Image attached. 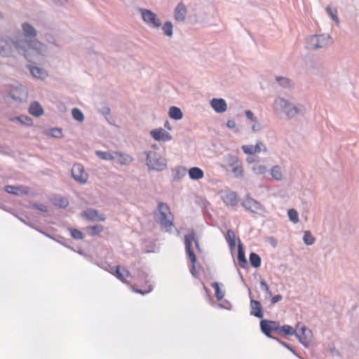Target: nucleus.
<instances>
[{
  "mask_svg": "<svg viewBox=\"0 0 359 359\" xmlns=\"http://www.w3.org/2000/svg\"><path fill=\"white\" fill-rule=\"evenodd\" d=\"M71 236L75 238V239H83V233L76 229H69Z\"/></svg>",
  "mask_w": 359,
  "mask_h": 359,
  "instance_id": "ea45409f",
  "label": "nucleus"
},
{
  "mask_svg": "<svg viewBox=\"0 0 359 359\" xmlns=\"http://www.w3.org/2000/svg\"><path fill=\"white\" fill-rule=\"evenodd\" d=\"M251 315L257 318L263 317L262 307L259 301L251 299L250 301Z\"/></svg>",
  "mask_w": 359,
  "mask_h": 359,
  "instance_id": "a211bd4d",
  "label": "nucleus"
},
{
  "mask_svg": "<svg viewBox=\"0 0 359 359\" xmlns=\"http://www.w3.org/2000/svg\"><path fill=\"white\" fill-rule=\"evenodd\" d=\"M242 150L246 154L253 155L262 151L266 152L267 149L262 142H258L255 145H243Z\"/></svg>",
  "mask_w": 359,
  "mask_h": 359,
  "instance_id": "9b49d317",
  "label": "nucleus"
},
{
  "mask_svg": "<svg viewBox=\"0 0 359 359\" xmlns=\"http://www.w3.org/2000/svg\"><path fill=\"white\" fill-rule=\"evenodd\" d=\"M326 11L334 22L337 24L339 23V19L337 16V11L336 9H332L331 7L328 6L326 8Z\"/></svg>",
  "mask_w": 359,
  "mask_h": 359,
  "instance_id": "f704fd0d",
  "label": "nucleus"
},
{
  "mask_svg": "<svg viewBox=\"0 0 359 359\" xmlns=\"http://www.w3.org/2000/svg\"><path fill=\"white\" fill-rule=\"evenodd\" d=\"M169 116L175 120H180L182 118V113L180 108L171 107L169 109Z\"/></svg>",
  "mask_w": 359,
  "mask_h": 359,
  "instance_id": "a878e982",
  "label": "nucleus"
},
{
  "mask_svg": "<svg viewBox=\"0 0 359 359\" xmlns=\"http://www.w3.org/2000/svg\"><path fill=\"white\" fill-rule=\"evenodd\" d=\"M277 81L281 83V85L288 84L289 81L287 79L277 77Z\"/></svg>",
  "mask_w": 359,
  "mask_h": 359,
  "instance_id": "3c124183",
  "label": "nucleus"
},
{
  "mask_svg": "<svg viewBox=\"0 0 359 359\" xmlns=\"http://www.w3.org/2000/svg\"><path fill=\"white\" fill-rule=\"evenodd\" d=\"M151 290V288H149L148 290H147V291L145 292V293L149 292H150ZM134 291H135V292H137V293H140V294H144V292H142L141 290H135Z\"/></svg>",
  "mask_w": 359,
  "mask_h": 359,
  "instance_id": "5fc2aeb1",
  "label": "nucleus"
},
{
  "mask_svg": "<svg viewBox=\"0 0 359 359\" xmlns=\"http://www.w3.org/2000/svg\"><path fill=\"white\" fill-rule=\"evenodd\" d=\"M226 202H229L231 205H236L237 204L238 200L236 194L234 193L229 194L226 196Z\"/></svg>",
  "mask_w": 359,
  "mask_h": 359,
  "instance_id": "a19ab883",
  "label": "nucleus"
},
{
  "mask_svg": "<svg viewBox=\"0 0 359 359\" xmlns=\"http://www.w3.org/2000/svg\"><path fill=\"white\" fill-rule=\"evenodd\" d=\"M147 164L149 168L163 170L166 168V163L157 152L149 151L147 154Z\"/></svg>",
  "mask_w": 359,
  "mask_h": 359,
  "instance_id": "20e7f679",
  "label": "nucleus"
},
{
  "mask_svg": "<svg viewBox=\"0 0 359 359\" xmlns=\"http://www.w3.org/2000/svg\"><path fill=\"white\" fill-rule=\"evenodd\" d=\"M193 243L198 252H201V249L199 245L198 238L196 233L192 231L188 234L184 236V245L187 256L192 264V267L194 269L196 263V257L194 251Z\"/></svg>",
  "mask_w": 359,
  "mask_h": 359,
  "instance_id": "f03ea898",
  "label": "nucleus"
},
{
  "mask_svg": "<svg viewBox=\"0 0 359 359\" xmlns=\"http://www.w3.org/2000/svg\"><path fill=\"white\" fill-rule=\"evenodd\" d=\"M182 171L183 172H185L186 171V169L185 168H182Z\"/></svg>",
  "mask_w": 359,
  "mask_h": 359,
  "instance_id": "bf43d9fd",
  "label": "nucleus"
},
{
  "mask_svg": "<svg viewBox=\"0 0 359 359\" xmlns=\"http://www.w3.org/2000/svg\"><path fill=\"white\" fill-rule=\"evenodd\" d=\"M243 206L251 212H255L260 208V205L255 200L248 198H246L243 203Z\"/></svg>",
  "mask_w": 359,
  "mask_h": 359,
  "instance_id": "6ab92c4d",
  "label": "nucleus"
},
{
  "mask_svg": "<svg viewBox=\"0 0 359 359\" xmlns=\"http://www.w3.org/2000/svg\"><path fill=\"white\" fill-rule=\"evenodd\" d=\"M55 204L61 208H65L68 205V200L65 198H60L55 200Z\"/></svg>",
  "mask_w": 359,
  "mask_h": 359,
  "instance_id": "79ce46f5",
  "label": "nucleus"
},
{
  "mask_svg": "<svg viewBox=\"0 0 359 359\" xmlns=\"http://www.w3.org/2000/svg\"><path fill=\"white\" fill-rule=\"evenodd\" d=\"M12 120H14V118H13ZM15 120H18V121H20L22 123H27V124H29L32 122V120L27 116L16 117V118H15Z\"/></svg>",
  "mask_w": 359,
  "mask_h": 359,
  "instance_id": "49530a36",
  "label": "nucleus"
},
{
  "mask_svg": "<svg viewBox=\"0 0 359 359\" xmlns=\"http://www.w3.org/2000/svg\"><path fill=\"white\" fill-rule=\"evenodd\" d=\"M163 30L165 34L171 36L172 34V25L170 22H166L163 26Z\"/></svg>",
  "mask_w": 359,
  "mask_h": 359,
  "instance_id": "e433bc0d",
  "label": "nucleus"
},
{
  "mask_svg": "<svg viewBox=\"0 0 359 359\" xmlns=\"http://www.w3.org/2000/svg\"><path fill=\"white\" fill-rule=\"evenodd\" d=\"M34 207L43 212L47 211V208L44 205H35Z\"/></svg>",
  "mask_w": 359,
  "mask_h": 359,
  "instance_id": "603ef678",
  "label": "nucleus"
},
{
  "mask_svg": "<svg viewBox=\"0 0 359 359\" xmlns=\"http://www.w3.org/2000/svg\"><path fill=\"white\" fill-rule=\"evenodd\" d=\"M10 96L15 101L22 102L23 100H26L27 93L22 87H16L11 91Z\"/></svg>",
  "mask_w": 359,
  "mask_h": 359,
  "instance_id": "f3484780",
  "label": "nucleus"
},
{
  "mask_svg": "<svg viewBox=\"0 0 359 359\" xmlns=\"http://www.w3.org/2000/svg\"><path fill=\"white\" fill-rule=\"evenodd\" d=\"M304 243L307 245H311L314 243L315 238L309 231H305L304 235Z\"/></svg>",
  "mask_w": 359,
  "mask_h": 359,
  "instance_id": "4c0bfd02",
  "label": "nucleus"
},
{
  "mask_svg": "<svg viewBox=\"0 0 359 359\" xmlns=\"http://www.w3.org/2000/svg\"><path fill=\"white\" fill-rule=\"evenodd\" d=\"M332 43V39L329 35H313L311 36L308 41L309 48L316 50L318 48H325Z\"/></svg>",
  "mask_w": 359,
  "mask_h": 359,
  "instance_id": "39448f33",
  "label": "nucleus"
},
{
  "mask_svg": "<svg viewBox=\"0 0 359 359\" xmlns=\"http://www.w3.org/2000/svg\"><path fill=\"white\" fill-rule=\"evenodd\" d=\"M164 126L168 128V130H171V126L168 121H166L164 124Z\"/></svg>",
  "mask_w": 359,
  "mask_h": 359,
  "instance_id": "6e6d98bb",
  "label": "nucleus"
},
{
  "mask_svg": "<svg viewBox=\"0 0 359 359\" xmlns=\"http://www.w3.org/2000/svg\"><path fill=\"white\" fill-rule=\"evenodd\" d=\"M260 285H261V288H262V290H264L266 292H267V294H268L269 296H271V295H272V292H271V291L270 290L269 285H267V283H266L264 280H262V281L260 282Z\"/></svg>",
  "mask_w": 359,
  "mask_h": 359,
  "instance_id": "a18cd8bd",
  "label": "nucleus"
},
{
  "mask_svg": "<svg viewBox=\"0 0 359 359\" xmlns=\"http://www.w3.org/2000/svg\"><path fill=\"white\" fill-rule=\"evenodd\" d=\"M212 287L215 289L217 299L222 300L224 296V292L220 289L219 283L215 282L212 284Z\"/></svg>",
  "mask_w": 359,
  "mask_h": 359,
  "instance_id": "c756f323",
  "label": "nucleus"
},
{
  "mask_svg": "<svg viewBox=\"0 0 359 359\" xmlns=\"http://www.w3.org/2000/svg\"><path fill=\"white\" fill-rule=\"evenodd\" d=\"M271 176L275 180H280L282 179V177H283L282 171H281L280 168L279 166H278V165L273 166L271 168Z\"/></svg>",
  "mask_w": 359,
  "mask_h": 359,
  "instance_id": "7c9ffc66",
  "label": "nucleus"
},
{
  "mask_svg": "<svg viewBox=\"0 0 359 359\" xmlns=\"http://www.w3.org/2000/svg\"><path fill=\"white\" fill-rule=\"evenodd\" d=\"M116 151L104 152L102 151H97L96 155L102 160H115Z\"/></svg>",
  "mask_w": 359,
  "mask_h": 359,
  "instance_id": "393cba45",
  "label": "nucleus"
},
{
  "mask_svg": "<svg viewBox=\"0 0 359 359\" xmlns=\"http://www.w3.org/2000/svg\"><path fill=\"white\" fill-rule=\"evenodd\" d=\"M280 332H283L286 335H292L293 334H296V330H294V328L290 325H283L279 329Z\"/></svg>",
  "mask_w": 359,
  "mask_h": 359,
  "instance_id": "72a5a7b5",
  "label": "nucleus"
},
{
  "mask_svg": "<svg viewBox=\"0 0 359 359\" xmlns=\"http://www.w3.org/2000/svg\"><path fill=\"white\" fill-rule=\"evenodd\" d=\"M238 262L241 264V263H246V259H245V253L243 251V250L241 249V248L240 247L238 248Z\"/></svg>",
  "mask_w": 359,
  "mask_h": 359,
  "instance_id": "37998d69",
  "label": "nucleus"
},
{
  "mask_svg": "<svg viewBox=\"0 0 359 359\" xmlns=\"http://www.w3.org/2000/svg\"><path fill=\"white\" fill-rule=\"evenodd\" d=\"M253 171L257 175H263L266 172L267 168L262 165H257L254 166Z\"/></svg>",
  "mask_w": 359,
  "mask_h": 359,
  "instance_id": "58836bf2",
  "label": "nucleus"
},
{
  "mask_svg": "<svg viewBox=\"0 0 359 359\" xmlns=\"http://www.w3.org/2000/svg\"><path fill=\"white\" fill-rule=\"evenodd\" d=\"M246 117L252 121L255 120L254 114L250 110H248L245 111Z\"/></svg>",
  "mask_w": 359,
  "mask_h": 359,
  "instance_id": "8fccbe9b",
  "label": "nucleus"
},
{
  "mask_svg": "<svg viewBox=\"0 0 359 359\" xmlns=\"http://www.w3.org/2000/svg\"><path fill=\"white\" fill-rule=\"evenodd\" d=\"M187 13L186 6L180 3L176 7L175 11V18L177 21H183L185 18V15Z\"/></svg>",
  "mask_w": 359,
  "mask_h": 359,
  "instance_id": "aec40b11",
  "label": "nucleus"
},
{
  "mask_svg": "<svg viewBox=\"0 0 359 359\" xmlns=\"http://www.w3.org/2000/svg\"><path fill=\"white\" fill-rule=\"evenodd\" d=\"M252 130H253L254 131L257 130L255 126H252Z\"/></svg>",
  "mask_w": 359,
  "mask_h": 359,
  "instance_id": "13d9d810",
  "label": "nucleus"
},
{
  "mask_svg": "<svg viewBox=\"0 0 359 359\" xmlns=\"http://www.w3.org/2000/svg\"><path fill=\"white\" fill-rule=\"evenodd\" d=\"M86 229L91 236H96V235H98L100 233H101L104 230V226L100 224L95 225V226H88L86 228Z\"/></svg>",
  "mask_w": 359,
  "mask_h": 359,
  "instance_id": "cd10ccee",
  "label": "nucleus"
},
{
  "mask_svg": "<svg viewBox=\"0 0 359 359\" xmlns=\"http://www.w3.org/2000/svg\"><path fill=\"white\" fill-rule=\"evenodd\" d=\"M72 114L73 118L79 122H82L84 120L83 113L78 108H74L72 111Z\"/></svg>",
  "mask_w": 359,
  "mask_h": 359,
  "instance_id": "2f4dec72",
  "label": "nucleus"
},
{
  "mask_svg": "<svg viewBox=\"0 0 359 359\" xmlns=\"http://www.w3.org/2000/svg\"><path fill=\"white\" fill-rule=\"evenodd\" d=\"M210 105L217 113H223L226 111L227 104L224 99L213 98L210 101Z\"/></svg>",
  "mask_w": 359,
  "mask_h": 359,
  "instance_id": "2eb2a0df",
  "label": "nucleus"
},
{
  "mask_svg": "<svg viewBox=\"0 0 359 359\" xmlns=\"http://www.w3.org/2000/svg\"><path fill=\"white\" fill-rule=\"evenodd\" d=\"M30 72L32 75L36 78L43 79L47 76V73L43 69L37 67H31Z\"/></svg>",
  "mask_w": 359,
  "mask_h": 359,
  "instance_id": "b1692460",
  "label": "nucleus"
},
{
  "mask_svg": "<svg viewBox=\"0 0 359 359\" xmlns=\"http://www.w3.org/2000/svg\"><path fill=\"white\" fill-rule=\"evenodd\" d=\"M233 172L236 177H241L243 175V170L241 165H237L233 168Z\"/></svg>",
  "mask_w": 359,
  "mask_h": 359,
  "instance_id": "c03bdc74",
  "label": "nucleus"
},
{
  "mask_svg": "<svg viewBox=\"0 0 359 359\" xmlns=\"http://www.w3.org/2000/svg\"><path fill=\"white\" fill-rule=\"evenodd\" d=\"M226 240L231 246H235L236 245V235L233 231L229 229L226 232Z\"/></svg>",
  "mask_w": 359,
  "mask_h": 359,
  "instance_id": "473e14b6",
  "label": "nucleus"
},
{
  "mask_svg": "<svg viewBox=\"0 0 359 359\" xmlns=\"http://www.w3.org/2000/svg\"><path fill=\"white\" fill-rule=\"evenodd\" d=\"M22 29L26 36H33L36 35L35 29L28 23H24L22 25Z\"/></svg>",
  "mask_w": 359,
  "mask_h": 359,
  "instance_id": "bb28decb",
  "label": "nucleus"
},
{
  "mask_svg": "<svg viewBox=\"0 0 359 359\" xmlns=\"http://www.w3.org/2000/svg\"><path fill=\"white\" fill-rule=\"evenodd\" d=\"M247 161L248 163H253L255 161V159H254L253 157H248V158H247Z\"/></svg>",
  "mask_w": 359,
  "mask_h": 359,
  "instance_id": "4d7b16f0",
  "label": "nucleus"
},
{
  "mask_svg": "<svg viewBox=\"0 0 359 359\" xmlns=\"http://www.w3.org/2000/svg\"><path fill=\"white\" fill-rule=\"evenodd\" d=\"M4 189L7 193L15 196L27 195L29 193V188L23 185H7L5 187Z\"/></svg>",
  "mask_w": 359,
  "mask_h": 359,
  "instance_id": "f8f14e48",
  "label": "nucleus"
},
{
  "mask_svg": "<svg viewBox=\"0 0 359 359\" xmlns=\"http://www.w3.org/2000/svg\"><path fill=\"white\" fill-rule=\"evenodd\" d=\"M273 107L276 111H285L289 118H292L298 114V109L295 107H292L291 104L283 98L276 100Z\"/></svg>",
  "mask_w": 359,
  "mask_h": 359,
  "instance_id": "423d86ee",
  "label": "nucleus"
},
{
  "mask_svg": "<svg viewBox=\"0 0 359 359\" xmlns=\"http://www.w3.org/2000/svg\"><path fill=\"white\" fill-rule=\"evenodd\" d=\"M143 20L154 27H158L161 25V21L157 18L155 13L149 10H140Z\"/></svg>",
  "mask_w": 359,
  "mask_h": 359,
  "instance_id": "9d476101",
  "label": "nucleus"
},
{
  "mask_svg": "<svg viewBox=\"0 0 359 359\" xmlns=\"http://www.w3.org/2000/svg\"><path fill=\"white\" fill-rule=\"evenodd\" d=\"M250 262L252 266L257 268L261 265V258L257 254L252 252L250 255Z\"/></svg>",
  "mask_w": 359,
  "mask_h": 359,
  "instance_id": "c85d7f7f",
  "label": "nucleus"
},
{
  "mask_svg": "<svg viewBox=\"0 0 359 359\" xmlns=\"http://www.w3.org/2000/svg\"><path fill=\"white\" fill-rule=\"evenodd\" d=\"M287 214L290 219L292 222L294 223H297L299 222L298 212L294 209H290Z\"/></svg>",
  "mask_w": 359,
  "mask_h": 359,
  "instance_id": "c9c22d12",
  "label": "nucleus"
},
{
  "mask_svg": "<svg viewBox=\"0 0 359 359\" xmlns=\"http://www.w3.org/2000/svg\"><path fill=\"white\" fill-rule=\"evenodd\" d=\"M158 208L160 215L158 219L159 224L163 228L166 229L168 231L170 230L174 226V215L171 212L169 206L164 203L160 202Z\"/></svg>",
  "mask_w": 359,
  "mask_h": 359,
  "instance_id": "7ed1b4c3",
  "label": "nucleus"
},
{
  "mask_svg": "<svg viewBox=\"0 0 359 359\" xmlns=\"http://www.w3.org/2000/svg\"><path fill=\"white\" fill-rule=\"evenodd\" d=\"M29 112L32 115L38 117L43 114V109L39 102H34L29 108Z\"/></svg>",
  "mask_w": 359,
  "mask_h": 359,
  "instance_id": "4be33fe9",
  "label": "nucleus"
},
{
  "mask_svg": "<svg viewBox=\"0 0 359 359\" xmlns=\"http://www.w3.org/2000/svg\"><path fill=\"white\" fill-rule=\"evenodd\" d=\"M19 37H22L20 34L16 37L15 41H9L7 39L0 37V55L3 57H10L13 55V50L15 49L20 55L25 58L31 60V55L28 52L32 50L38 53L41 49L42 44L39 41H24L20 40Z\"/></svg>",
  "mask_w": 359,
  "mask_h": 359,
  "instance_id": "f257e3e1",
  "label": "nucleus"
},
{
  "mask_svg": "<svg viewBox=\"0 0 359 359\" xmlns=\"http://www.w3.org/2000/svg\"><path fill=\"white\" fill-rule=\"evenodd\" d=\"M151 137L156 141H169L172 139L171 135L163 128H158L150 132Z\"/></svg>",
  "mask_w": 359,
  "mask_h": 359,
  "instance_id": "ddd939ff",
  "label": "nucleus"
},
{
  "mask_svg": "<svg viewBox=\"0 0 359 359\" xmlns=\"http://www.w3.org/2000/svg\"><path fill=\"white\" fill-rule=\"evenodd\" d=\"M281 299H282V296L280 294H277V295H276V296L272 297L271 303L272 304L277 303L279 301H280Z\"/></svg>",
  "mask_w": 359,
  "mask_h": 359,
  "instance_id": "de8ad7c7",
  "label": "nucleus"
},
{
  "mask_svg": "<svg viewBox=\"0 0 359 359\" xmlns=\"http://www.w3.org/2000/svg\"><path fill=\"white\" fill-rule=\"evenodd\" d=\"M188 172L190 179L194 180H198L204 177L203 171L198 167L191 168Z\"/></svg>",
  "mask_w": 359,
  "mask_h": 359,
  "instance_id": "412c9836",
  "label": "nucleus"
},
{
  "mask_svg": "<svg viewBox=\"0 0 359 359\" xmlns=\"http://www.w3.org/2000/svg\"><path fill=\"white\" fill-rule=\"evenodd\" d=\"M83 217L91 221H104L106 217L93 209H88L83 213Z\"/></svg>",
  "mask_w": 359,
  "mask_h": 359,
  "instance_id": "dca6fc26",
  "label": "nucleus"
},
{
  "mask_svg": "<svg viewBox=\"0 0 359 359\" xmlns=\"http://www.w3.org/2000/svg\"><path fill=\"white\" fill-rule=\"evenodd\" d=\"M53 130L55 132V134L54 135L55 136L58 137V136L61 135V134H62V130H61L55 129V130Z\"/></svg>",
  "mask_w": 359,
  "mask_h": 359,
  "instance_id": "864d4df0",
  "label": "nucleus"
},
{
  "mask_svg": "<svg viewBox=\"0 0 359 359\" xmlns=\"http://www.w3.org/2000/svg\"><path fill=\"white\" fill-rule=\"evenodd\" d=\"M260 326L262 332L268 337L271 335V332L272 331L278 330L279 329L276 322L269 321L266 320H262Z\"/></svg>",
  "mask_w": 359,
  "mask_h": 359,
  "instance_id": "4468645a",
  "label": "nucleus"
},
{
  "mask_svg": "<svg viewBox=\"0 0 359 359\" xmlns=\"http://www.w3.org/2000/svg\"><path fill=\"white\" fill-rule=\"evenodd\" d=\"M116 159L118 163L123 165H126L132 162L133 158L128 154H126L123 153L116 152L115 154Z\"/></svg>",
  "mask_w": 359,
  "mask_h": 359,
  "instance_id": "5701e85b",
  "label": "nucleus"
},
{
  "mask_svg": "<svg viewBox=\"0 0 359 359\" xmlns=\"http://www.w3.org/2000/svg\"><path fill=\"white\" fill-rule=\"evenodd\" d=\"M72 175L73 178L81 184L86 183L88 175L86 172L84 167L79 163H76L72 168Z\"/></svg>",
  "mask_w": 359,
  "mask_h": 359,
  "instance_id": "0eeeda50",
  "label": "nucleus"
},
{
  "mask_svg": "<svg viewBox=\"0 0 359 359\" xmlns=\"http://www.w3.org/2000/svg\"><path fill=\"white\" fill-rule=\"evenodd\" d=\"M226 126L229 128H235L236 123L233 120H229L226 123Z\"/></svg>",
  "mask_w": 359,
  "mask_h": 359,
  "instance_id": "09e8293b",
  "label": "nucleus"
},
{
  "mask_svg": "<svg viewBox=\"0 0 359 359\" xmlns=\"http://www.w3.org/2000/svg\"><path fill=\"white\" fill-rule=\"evenodd\" d=\"M109 271L124 283H128V279L131 276L130 271L127 269L119 266L111 267Z\"/></svg>",
  "mask_w": 359,
  "mask_h": 359,
  "instance_id": "1a4fd4ad",
  "label": "nucleus"
},
{
  "mask_svg": "<svg viewBox=\"0 0 359 359\" xmlns=\"http://www.w3.org/2000/svg\"><path fill=\"white\" fill-rule=\"evenodd\" d=\"M296 336L299 341L305 346H309L312 338V332L305 326L299 324L296 330Z\"/></svg>",
  "mask_w": 359,
  "mask_h": 359,
  "instance_id": "6e6552de",
  "label": "nucleus"
}]
</instances>
